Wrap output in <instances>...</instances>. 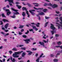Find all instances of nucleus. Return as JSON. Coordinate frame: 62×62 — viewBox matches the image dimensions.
<instances>
[{
    "label": "nucleus",
    "mask_w": 62,
    "mask_h": 62,
    "mask_svg": "<svg viewBox=\"0 0 62 62\" xmlns=\"http://www.w3.org/2000/svg\"><path fill=\"white\" fill-rule=\"evenodd\" d=\"M47 9H44L43 10V11H44V12H47Z\"/></svg>",
    "instance_id": "nucleus-29"
},
{
    "label": "nucleus",
    "mask_w": 62,
    "mask_h": 62,
    "mask_svg": "<svg viewBox=\"0 0 62 62\" xmlns=\"http://www.w3.org/2000/svg\"><path fill=\"white\" fill-rule=\"evenodd\" d=\"M7 1H8L9 2H11L12 3H13V0H5V2H7Z\"/></svg>",
    "instance_id": "nucleus-12"
},
{
    "label": "nucleus",
    "mask_w": 62,
    "mask_h": 62,
    "mask_svg": "<svg viewBox=\"0 0 62 62\" xmlns=\"http://www.w3.org/2000/svg\"><path fill=\"white\" fill-rule=\"evenodd\" d=\"M7 11L8 12H7V16H9V14H11V13L10 12V11H9H9Z\"/></svg>",
    "instance_id": "nucleus-13"
},
{
    "label": "nucleus",
    "mask_w": 62,
    "mask_h": 62,
    "mask_svg": "<svg viewBox=\"0 0 62 62\" xmlns=\"http://www.w3.org/2000/svg\"><path fill=\"white\" fill-rule=\"evenodd\" d=\"M56 13L58 14H59V12H57V11H56Z\"/></svg>",
    "instance_id": "nucleus-62"
},
{
    "label": "nucleus",
    "mask_w": 62,
    "mask_h": 62,
    "mask_svg": "<svg viewBox=\"0 0 62 62\" xmlns=\"http://www.w3.org/2000/svg\"><path fill=\"white\" fill-rule=\"evenodd\" d=\"M51 26H50V28L52 30H54L55 29V28L54 26V25L52 24H51Z\"/></svg>",
    "instance_id": "nucleus-4"
},
{
    "label": "nucleus",
    "mask_w": 62,
    "mask_h": 62,
    "mask_svg": "<svg viewBox=\"0 0 62 62\" xmlns=\"http://www.w3.org/2000/svg\"><path fill=\"white\" fill-rule=\"evenodd\" d=\"M32 49L33 51H36L37 50V48H32Z\"/></svg>",
    "instance_id": "nucleus-35"
},
{
    "label": "nucleus",
    "mask_w": 62,
    "mask_h": 62,
    "mask_svg": "<svg viewBox=\"0 0 62 62\" xmlns=\"http://www.w3.org/2000/svg\"><path fill=\"white\" fill-rule=\"evenodd\" d=\"M3 56L4 58H7V57L6 56H5V55H3Z\"/></svg>",
    "instance_id": "nucleus-57"
},
{
    "label": "nucleus",
    "mask_w": 62,
    "mask_h": 62,
    "mask_svg": "<svg viewBox=\"0 0 62 62\" xmlns=\"http://www.w3.org/2000/svg\"><path fill=\"white\" fill-rule=\"evenodd\" d=\"M48 5H49V6H52V4L51 3H49V4H48Z\"/></svg>",
    "instance_id": "nucleus-47"
},
{
    "label": "nucleus",
    "mask_w": 62,
    "mask_h": 62,
    "mask_svg": "<svg viewBox=\"0 0 62 62\" xmlns=\"http://www.w3.org/2000/svg\"><path fill=\"white\" fill-rule=\"evenodd\" d=\"M23 45H19V47H23Z\"/></svg>",
    "instance_id": "nucleus-59"
},
{
    "label": "nucleus",
    "mask_w": 62,
    "mask_h": 62,
    "mask_svg": "<svg viewBox=\"0 0 62 62\" xmlns=\"http://www.w3.org/2000/svg\"><path fill=\"white\" fill-rule=\"evenodd\" d=\"M54 55L53 54H50V57H54Z\"/></svg>",
    "instance_id": "nucleus-38"
},
{
    "label": "nucleus",
    "mask_w": 62,
    "mask_h": 62,
    "mask_svg": "<svg viewBox=\"0 0 62 62\" xmlns=\"http://www.w3.org/2000/svg\"><path fill=\"white\" fill-rule=\"evenodd\" d=\"M9 4L10 5V6H13L12 5V4L11 3H12V2H9Z\"/></svg>",
    "instance_id": "nucleus-42"
},
{
    "label": "nucleus",
    "mask_w": 62,
    "mask_h": 62,
    "mask_svg": "<svg viewBox=\"0 0 62 62\" xmlns=\"http://www.w3.org/2000/svg\"><path fill=\"white\" fill-rule=\"evenodd\" d=\"M52 7L54 8H55L57 7V5H56L55 4H53L52 6Z\"/></svg>",
    "instance_id": "nucleus-9"
},
{
    "label": "nucleus",
    "mask_w": 62,
    "mask_h": 62,
    "mask_svg": "<svg viewBox=\"0 0 62 62\" xmlns=\"http://www.w3.org/2000/svg\"><path fill=\"white\" fill-rule=\"evenodd\" d=\"M10 59L11 61L12 62H15V59L14 58L12 59V57L11 56H10Z\"/></svg>",
    "instance_id": "nucleus-6"
},
{
    "label": "nucleus",
    "mask_w": 62,
    "mask_h": 62,
    "mask_svg": "<svg viewBox=\"0 0 62 62\" xmlns=\"http://www.w3.org/2000/svg\"><path fill=\"white\" fill-rule=\"evenodd\" d=\"M45 14L43 13V12H41L40 13H39V15H44Z\"/></svg>",
    "instance_id": "nucleus-18"
},
{
    "label": "nucleus",
    "mask_w": 62,
    "mask_h": 62,
    "mask_svg": "<svg viewBox=\"0 0 62 62\" xmlns=\"http://www.w3.org/2000/svg\"><path fill=\"white\" fill-rule=\"evenodd\" d=\"M19 35H21L22 34V33L20 32H19Z\"/></svg>",
    "instance_id": "nucleus-51"
},
{
    "label": "nucleus",
    "mask_w": 62,
    "mask_h": 62,
    "mask_svg": "<svg viewBox=\"0 0 62 62\" xmlns=\"http://www.w3.org/2000/svg\"><path fill=\"white\" fill-rule=\"evenodd\" d=\"M58 61V60L57 59H55L54 60V62H57Z\"/></svg>",
    "instance_id": "nucleus-30"
},
{
    "label": "nucleus",
    "mask_w": 62,
    "mask_h": 62,
    "mask_svg": "<svg viewBox=\"0 0 62 62\" xmlns=\"http://www.w3.org/2000/svg\"><path fill=\"white\" fill-rule=\"evenodd\" d=\"M45 18L46 19H49V17L46 16H45Z\"/></svg>",
    "instance_id": "nucleus-48"
},
{
    "label": "nucleus",
    "mask_w": 62,
    "mask_h": 62,
    "mask_svg": "<svg viewBox=\"0 0 62 62\" xmlns=\"http://www.w3.org/2000/svg\"><path fill=\"white\" fill-rule=\"evenodd\" d=\"M21 32H23V31H24V30L23 29H22L21 31Z\"/></svg>",
    "instance_id": "nucleus-49"
},
{
    "label": "nucleus",
    "mask_w": 62,
    "mask_h": 62,
    "mask_svg": "<svg viewBox=\"0 0 62 62\" xmlns=\"http://www.w3.org/2000/svg\"><path fill=\"white\" fill-rule=\"evenodd\" d=\"M51 33H52V34L54 35V31H51Z\"/></svg>",
    "instance_id": "nucleus-43"
},
{
    "label": "nucleus",
    "mask_w": 62,
    "mask_h": 62,
    "mask_svg": "<svg viewBox=\"0 0 62 62\" xmlns=\"http://www.w3.org/2000/svg\"><path fill=\"white\" fill-rule=\"evenodd\" d=\"M0 23H1L0 24V25H3V22L2 21H1V20H0Z\"/></svg>",
    "instance_id": "nucleus-34"
},
{
    "label": "nucleus",
    "mask_w": 62,
    "mask_h": 62,
    "mask_svg": "<svg viewBox=\"0 0 62 62\" xmlns=\"http://www.w3.org/2000/svg\"><path fill=\"white\" fill-rule=\"evenodd\" d=\"M59 36V35L58 34H56L55 35V37H58Z\"/></svg>",
    "instance_id": "nucleus-44"
},
{
    "label": "nucleus",
    "mask_w": 62,
    "mask_h": 62,
    "mask_svg": "<svg viewBox=\"0 0 62 62\" xmlns=\"http://www.w3.org/2000/svg\"><path fill=\"white\" fill-rule=\"evenodd\" d=\"M16 7H18V8L19 9H20L21 8H22V6L20 5H16Z\"/></svg>",
    "instance_id": "nucleus-20"
},
{
    "label": "nucleus",
    "mask_w": 62,
    "mask_h": 62,
    "mask_svg": "<svg viewBox=\"0 0 62 62\" xmlns=\"http://www.w3.org/2000/svg\"><path fill=\"white\" fill-rule=\"evenodd\" d=\"M59 19L61 20V22H60V24H62V17H61L59 18Z\"/></svg>",
    "instance_id": "nucleus-21"
},
{
    "label": "nucleus",
    "mask_w": 62,
    "mask_h": 62,
    "mask_svg": "<svg viewBox=\"0 0 62 62\" xmlns=\"http://www.w3.org/2000/svg\"><path fill=\"white\" fill-rule=\"evenodd\" d=\"M33 5H38V3H33Z\"/></svg>",
    "instance_id": "nucleus-58"
},
{
    "label": "nucleus",
    "mask_w": 62,
    "mask_h": 62,
    "mask_svg": "<svg viewBox=\"0 0 62 62\" xmlns=\"http://www.w3.org/2000/svg\"><path fill=\"white\" fill-rule=\"evenodd\" d=\"M12 10H13V11H15V12H16V15H17V14H20L19 13V12H17L18 11V10H16L13 8H11Z\"/></svg>",
    "instance_id": "nucleus-3"
},
{
    "label": "nucleus",
    "mask_w": 62,
    "mask_h": 62,
    "mask_svg": "<svg viewBox=\"0 0 62 62\" xmlns=\"http://www.w3.org/2000/svg\"><path fill=\"white\" fill-rule=\"evenodd\" d=\"M26 13L27 14V15H28V11H27H27H26Z\"/></svg>",
    "instance_id": "nucleus-60"
},
{
    "label": "nucleus",
    "mask_w": 62,
    "mask_h": 62,
    "mask_svg": "<svg viewBox=\"0 0 62 62\" xmlns=\"http://www.w3.org/2000/svg\"><path fill=\"white\" fill-rule=\"evenodd\" d=\"M43 41H44L45 43H46V42H47V41H46L45 40H43Z\"/></svg>",
    "instance_id": "nucleus-64"
},
{
    "label": "nucleus",
    "mask_w": 62,
    "mask_h": 62,
    "mask_svg": "<svg viewBox=\"0 0 62 62\" xmlns=\"http://www.w3.org/2000/svg\"><path fill=\"white\" fill-rule=\"evenodd\" d=\"M2 30H5V28L3 27L2 28Z\"/></svg>",
    "instance_id": "nucleus-53"
},
{
    "label": "nucleus",
    "mask_w": 62,
    "mask_h": 62,
    "mask_svg": "<svg viewBox=\"0 0 62 62\" xmlns=\"http://www.w3.org/2000/svg\"><path fill=\"white\" fill-rule=\"evenodd\" d=\"M47 5H48V4H47V3H45L44 5V6H47Z\"/></svg>",
    "instance_id": "nucleus-45"
},
{
    "label": "nucleus",
    "mask_w": 62,
    "mask_h": 62,
    "mask_svg": "<svg viewBox=\"0 0 62 62\" xmlns=\"http://www.w3.org/2000/svg\"><path fill=\"white\" fill-rule=\"evenodd\" d=\"M38 59H37L36 61V62H39V58L38 57Z\"/></svg>",
    "instance_id": "nucleus-28"
},
{
    "label": "nucleus",
    "mask_w": 62,
    "mask_h": 62,
    "mask_svg": "<svg viewBox=\"0 0 62 62\" xmlns=\"http://www.w3.org/2000/svg\"><path fill=\"white\" fill-rule=\"evenodd\" d=\"M38 54L37 53L36 54V55H35V56H36V57H37V56H38Z\"/></svg>",
    "instance_id": "nucleus-52"
},
{
    "label": "nucleus",
    "mask_w": 62,
    "mask_h": 62,
    "mask_svg": "<svg viewBox=\"0 0 62 62\" xmlns=\"http://www.w3.org/2000/svg\"><path fill=\"white\" fill-rule=\"evenodd\" d=\"M34 9H36V10H39V9H40V10H42V9H43V8H35V7H34Z\"/></svg>",
    "instance_id": "nucleus-11"
},
{
    "label": "nucleus",
    "mask_w": 62,
    "mask_h": 62,
    "mask_svg": "<svg viewBox=\"0 0 62 62\" xmlns=\"http://www.w3.org/2000/svg\"><path fill=\"white\" fill-rule=\"evenodd\" d=\"M21 49L22 50H25V49H26V48L25 47H22Z\"/></svg>",
    "instance_id": "nucleus-33"
},
{
    "label": "nucleus",
    "mask_w": 62,
    "mask_h": 62,
    "mask_svg": "<svg viewBox=\"0 0 62 62\" xmlns=\"http://www.w3.org/2000/svg\"><path fill=\"white\" fill-rule=\"evenodd\" d=\"M34 25H32V29H34L35 30V31H37L38 30V28H37L35 26H34Z\"/></svg>",
    "instance_id": "nucleus-5"
},
{
    "label": "nucleus",
    "mask_w": 62,
    "mask_h": 62,
    "mask_svg": "<svg viewBox=\"0 0 62 62\" xmlns=\"http://www.w3.org/2000/svg\"><path fill=\"white\" fill-rule=\"evenodd\" d=\"M13 51H17V49L15 48H14L12 49Z\"/></svg>",
    "instance_id": "nucleus-24"
},
{
    "label": "nucleus",
    "mask_w": 62,
    "mask_h": 62,
    "mask_svg": "<svg viewBox=\"0 0 62 62\" xmlns=\"http://www.w3.org/2000/svg\"><path fill=\"white\" fill-rule=\"evenodd\" d=\"M2 21H3L4 23L5 22H9V21L6 19H2Z\"/></svg>",
    "instance_id": "nucleus-10"
},
{
    "label": "nucleus",
    "mask_w": 62,
    "mask_h": 62,
    "mask_svg": "<svg viewBox=\"0 0 62 62\" xmlns=\"http://www.w3.org/2000/svg\"><path fill=\"white\" fill-rule=\"evenodd\" d=\"M9 24L8 23H7L6 24V25L5 26V27L6 29H7V28L8 27V24Z\"/></svg>",
    "instance_id": "nucleus-15"
},
{
    "label": "nucleus",
    "mask_w": 62,
    "mask_h": 62,
    "mask_svg": "<svg viewBox=\"0 0 62 62\" xmlns=\"http://www.w3.org/2000/svg\"><path fill=\"white\" fill-rule=\"evenodd\" d=\"M8 30H5V32H8Z\"/></svg>",
    "instance_id": "nucleus-54"
},
{
    "label": "nucleus",
    "mask_w": 62,
    "mask_h": 62,
    "mask_svg": "<svg viewBox=\"0 0 62 62\" xmlns=\"http://www.w3.org/2000/svg\"><path fill=\"white\" fill-rule=\"evenodd\" d=\"M56 48H60V46H55Z\"/></svg>",
    "instance_id": "nucleus-50"
},
{
    "label": "nucleus",
    "mask_w": 62,
    "mask_h": 62,
    "mask_svg": "<svg viewBox=\"0 0 62 62\" xmlns=\"http://www.w3.org/2000/svg\"><path fill=\"white\" fill-rule=\"evenodd\" d=\"M43 54H43V53L41 54V55H40L39 56V58H40V57H41L42 56V55H43Z\"/></svg>",
    "instance_id": "nucleus-40"
},
{
    "label": "nucleus",
    "mask_w": 62,
    "mask_h": 62,
    "mask_svg": "<svg viewBox=\"0 0 62 62\" xmlns=\"http://www.w3.org/2000/svg\"><path fill=\"white\" fill-rule=\"evenodd\" d=\"M2 60L3 62H5V59L4 58Z\"/></svg>",
    "instance_id": "nucleus-63"
},
{
    "label": "nucleus",
    "mask_w": 62,
    "mask_h": 62,
    "mask_svg": "<svg viewBox=\"0 0 62 62\" xmlns=\"http://www.w3.org/2000/svg\"><path fill=\"white\" fill-rule=\"evenodd\" d=\"M30 39H31L32 40H34L32 38H30V39H28L24 40V41H25L26 43V44H28V43H29V42H31Z\"/></svg>",
    "instance_id": "nucleus-2"
},
{
    "label": "nucleus",
    "mask_w": 62,
    "mask_h": 62,
    "mask_svg": "<svg viewBox=\"0 0 62 62\" xmlns=\"http://www.w3.org/2000/svg\"><path fill=\"white\" fill-rule=\"evenodd\" d=\"M6 8H9V6L8 5H7L6 6Z\"/></svg>",
    "instance_id": "nucleus-56"
},
{
    "label": "nucleus",
    "mask_w": 62,
    "mask_h": 62,
    "mask_svg": "<svg viewBox=\"0 0 62 62\" xmlns=\"http://www.w3.org/2000/svg\"><path fill=\"white\" fill-rule=\"evenodd\" d=\"M22 15L23 17H24L25 16V12H22Z\"/></svg>",
    "instance_id": "nucleus-19"
},
{
    "label": "nucleus",
    "mask_w": 62,
    "mask_h": 62,
    "mask_svg": "<svg viewBox=\"0 0 62 62\" xmlns=\"http://www.w3.org/2000/svg\"><path fill=\"white\" fill-rule=\"evenodd\" d=\"M31 24L33 25H35L36 24L35 23H31Z\"/></svg>",
    "instance_id": "nucleus-55"
},
{
    "label": "nucleus",
    "mask_w": 62,
    "mask_h": 62,
    "mask_svg": "<svg viewBox=\"0 0 62 62\" xmlns=\"http://www.w3.org/2000/svg\"><path fill=\"white\" fill-rule=\"evenodd\" d=\"M22 10H25L26 11H27V9H26V7H23L22 8Z\"/></svg>",
    "instance_id": "nucleus-22"
},
{
    "label": "nucleus",
    "mask_w": 62,
    "mask_h": 62,
    "mask_svg": "<svg viewBox=\"0 0 62 62\" xmlns=\"http://www.w3.org/2000/svg\"><path fill=\"white\" fill-rule=\"evenodd\" d=\"M27 4L29 7H32V5L30 4L29 3H27Z\"/></svg>",
    "instance_id": "nucleus-25"
},
{
    "label": "nucleus",
    "mask_w": 62,
    "mask_h": 62,
    "mask_svg": "<svg viewBox=\"0 0 62 62\" xmlns=\"http://www.w3.org/2000/svg\"><path fill=\"white\" fill-rule=\"evenodd\" d=\"M39 43L41 45H42V46H43L44 47H45V46L44 45V42H42V43H41V42L40 41L39 42Z\"/></svg>",
    "instance_id": "nucleus-7"
},
{
    "label": "nucleus",
    "mask_w": 62,
    "mask_h": 62,
    "mask_svg": "<svg viewBox=\"0 0 62 62\" xmlns=\"http://www.w3.org/2000/svg\"><path fill=\"white\" fill-rule=\"evenodd\" d=\"M29 30L30 32H31V31H33V29H31Z\"/></svg>",
    "instance_id": "nucleus-41"
},
{
    "label": "nucleus",
    "mask_w": 62,
    "mask_h": 62,
    "mask_svg": "<svg viewBox=\"0 0 62 62\" xmlns=\"http://www.w3.org/2000/svg\"><path fill=\"white\" fill-rule=\"evenodd\" d=\"M23 52V51H22L21 52L19 51L18 52H16L15 54L14 53L13 54V56L14 58H18L19 57V56L18 55V54H21Z\"/></svg>",
    "instance_id": "nucleus-1"
},
{
    "label": "nucleus",
    "mask_w": 62,
    "mask_h": 62,
    "mask_svg": "<svg viewBox=\"0 0 62 62\" xmlns=\"http://www.w3.org/2000/svg\"><path fill=\"white\" fill-rule=\"evenodd\" d=\"M13 16H10V17L12 18H15L16 17V16H15V15H13Z\"/></svg>",
    "instance_id": "nucleus-26"
},
{
    "label": "nucleus",
    "mask_w": 62,
    "mask_h": 62,
    "mask_svg": "<svg viewBox=\"0 0 62 62\" xmlns=\"http://www.w3.org/2000/svg\"><path fill=\"white\" fill-rule=\"evenodd\" d=\"M36 26H37V27H39V25L37 24H36Z\"/></svg>",
    "instance_id": "nucleus-61"
},
{
    "label": "nucleus",
    "mask_w": 62,
    "mask_h": 62,
    "mask_svg": "<svg viewBox=\"0 0 62 62\" xmlns=\"http://www.w3.org/2000/svg\"><path fill=\"white\" fill-rule=\"evenodd\" d=\"M24 26H20L19 27V28H23V27Z\"/></svg>",
    "instance_id": "nucleus-32"
},
{
    "label": "nucleus",
    "mask_w": 62,
    "mask_h": 62,
    "mask_svg": "<svg viewBox=\"0 0 62 62\" xmlns=\"http://www.w3.org/2000/svg\"><path fill=\"white\" fill-rule=\"evenodd\" d=\"M22 37L23 38H26L27 37L25 35H23Z\"/></svg>",
    "instance_id": "nucleus-36"
},
{
    "label": "nucleus",
    "mask_w": 62,
    "mask_h": 62,
    "mask_svg": "<svg viewBox=\"0 0 62 62\" xmlns=\"http://www.w3.org/2000/svg\"><path fill=\"white\" fill-rule=\"evenodd\" d=\"M26 55V53L25 52H23L22 54V57H24Z\"/></svg>",
    "instance_id": "nucleus-16"
},
{
    "label": "nucleus",
    "mask_w": 62,
    "mask_h": 62,
    "mask_svg": "<svg viewBox=\"0 0 62 62\" xmlns=\"http://www.w3.org/2000/svg\"><path fill=\"white\" fill-rule=\"evenodd\" d=\"M9 54H11L12 53V51H10L9 52Z\"/></svg>",
    "instance_id": "nucleus-39"
},
{
    "label": "nucleus",
    "mask_w": 62,
    "mask_h": 62,
    "mask_svg": "<svg viewBox=\"0 0 62 62\" xmlns=\"http://www.w3.org/2000/svg\"><path fill=\"white\" fill-rule=\"evenodd\" d=\"M1 16L2 17H6V16L5 15L4 13H3L1 14Z\"/></svg>",
    "instance_id": "nucleus-23"
},
{
    "label": "nucleus",
    "mask_w": 62,
    "mask_h": 62,
    "mask_svg": "<svg viewBox=\"0 0 62 62\" xmlns=\"http://www.w3.org/2000/svg\"><path fill=\"white\" fill-rule=\"evenodd\" d=\"M3 9L4 10H5L6 11H9V10L8 9H6V7H4L3 8Z\"/></svg>",
    "instance_id": "nucleus-17"
},
{
    "label": "nucleus",
    "mask_w": 62,
    "mask_h": 62,
    "mask_svg": "<svg viewBox=\"0 0 62 62\" xmlns=\"http://www.w3.org/2000/svg\"><path fill=\"white\" fill-rule=\"evenodd\" d=\"M48 24V22H46V23H45V27H46L47 26V24Z\"/></svg>",
    "instance_id": "nucleus-31"
},
{
    "label": "nucleus",
    "mask_w": 62,
    "mask_h": 62,
    "mask_svg": "<svg viewBox=\"0 0 62 62\" xmlns=\"http://www.w3.org/2000/svg\"><path fill=\"white\" fill-rule=\"evenodd\" d=\"M9 35V34L8 33H6L5 34V35H4L5 37H6V36H8V35Z\"/></svg>",
    "instance_id": "nucleus-37"
},
{
    "label": "nucleus",
    "mask_w": 62,
    "mask_h": 62,
    "mask_svg": "<svg viewBox=\"0 0 62 62\" xmlns=\"http://www.w3.org/2000/svg\"><path fill=\"white\" fill-rule=\"evenodd\" d=\"M26 52L28 53H29L28 54V55H31V54H32V52L30 51H27Z\"/></svg>",
    "instance_id": "nucleus-8"
},
{
    "label": "nucleus",
    "mask_w": 62,
    "mask_h": 62,
    "mask_svg": "<svg viewBox=\"0 0 62 62\" xmlns=\"http://www.w3.org/2000/svg\"><path fill=\"white\" fill-rule=\"evenodd\" d=\"M29 12H30V13L32 15H34L35 14V13L34 12H32L31 11H29Z\"/></svg>",
    "instance_id": "nucleus-14"
},
{
    "label": "nucleus",
    "mask_w": 62,
    "mask_h": 62,
    "mask_svg": "<svg viewBox=\"0 0 62 62\" xmlns=\"http://www.w3.org/2000/svg\"><path fill=\"white\" fill-rule=\"evenodd\" d=\"M57 44H58V45H60L61 44V43L60 42V41H59L57 42Z\"/></svg>",
    "instance_id": "nucleus-27"
},
{
    "label": "nucleus",
    "mask_w": 62,
    "mask_h": 62,
    "mask_svg": "<svg viewBox=\"0 0 62 62\" xmlns=\"http://www.w3.org/2000/svg\"><path fill=\"white\" fill-rule=\"evenodd\" d=\"M1 33L3 35H5V33L4 32H1Z\"/></svg>",
    "instance_id": "nucleus-46"
}]
</instances>
